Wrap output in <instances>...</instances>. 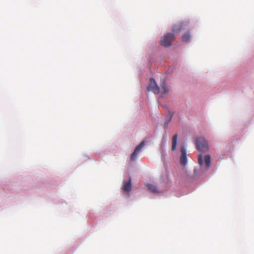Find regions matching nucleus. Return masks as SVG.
Segmentation results:
<instances>
[{
    "instance_id": "obj_1",
    "label": "nucleus",
    "mask_w": 254,
    "mask_h": 254,
    "mask_svg": "<svg viewBox=\"0 0 254 254\" xmlns=\"http://www.w3.org/2000/svg\"><path fill=\"white\" fill-rule=\"evenodd\" d=\"M196 146L198 151L203 153L207 152L209 149L207 141L204 137H202L197 138Z\"/></svg>"
},
{
    "instance_id": "obj_2",
    "label": "nucleus",
    "mask_w": 254,
    "mask_h": 254,
    "mask_svg": "<svg viewBox=\"0 0 254 254\" xmlns=\"http://www.w3.org/2000/svg\"><path fill=\"white\" fill-rule=\"evenodd\" d=\"M174 40V35L173 33H167L164 35L162 40L160 41V45L164 47H169L171 42Z\"/></svg>"
},
{
    "instance_id": "obj_3",
    "label": "nucleus",
    "mask_w": 254,
    "mask_h": 254,
    "mask_svg": "<svg viewBox=\"0 0 254 254\" xmlns=\"http://www.w3.org/2000/svg\"><path fill=\"white\" fill-rule=\"evenodd\" d=\"M147 90L151 91L155 94L160 92V88L157 86L154 79L153 78H150L149 83L147 86Z\"/></svg>"
},
{
    "instance_id": "obj_4",
    "label": "nucleus",
    "mask_w": 254,
    "mask_h": 254,
    "mask_svg": "<svg viewBox=\"0 0 254 254\" xmlns=\"http://www.w3.org/2000/svg\"><path fill=\"white\" fill-rule=\"evenodd\" d=\"M144 145H145V141L144 140H143L140 142V143L138 145H137L135 147L133 152L130 155V160L133 161L135 159L138 153L141 151L142 148L144 146Z\"/></svg>"
},
{
    "instance_id": "obj_5",
    "label": "nucleus",
    "mask_w": 254,
    "mask_h": 254,
    "mask_svg": "<svg viewBox=\"0 0 254 254\" xmlns=\"http://www.w3.org/2000/svg\"><path fill=\"white\" fill-rule=\"evenodd\" d=\"M181 155L180 157V163L182 165H186L187 163V152L184 146H182L181 149Z\"/></svg>"
},
{
    "instance_id": "obj_6",
    "label": "nucleus",
    "mask_w": 254,
    "mask_h": 254,
    "mask_svg": "<svg viewBox=\"0 0 254 254\" xmlns=\"http://www.w3.org/2000/svg\"><path fill=\"white\" fill-rule=\"evenodd\" d=\"M160 89L161 92V96L163 97L166 94L169 92V88L168 87L167 83L165 81H163L160 84Z\"/></svg>"
},
{
    "instance_id": "obj_7",
    "label": "nucleus",
    "mask_w": 254,
    "mask_h": 254,
    "mask_svg": "<svg viewBox=\"0 0 254 254\" xmlns=\"http://www.w3.org/2000/svg\"><path fill=\"white\" fill-rule=\"evenodd\" d=\"M123 190L125 191L129 192L131 190V179H129V180L127 182H125L124 184Z\"/></svg>"
},
{
    "instance_id": "obj_8",
    "label": "nucleus",
    "mask_w": 254,
    "mask_h": 254,
    "mask_svg": "<svg viewBox=\"0 0 254 254\" xmlns=\"http://www.w3.org/2000/svg\"><path fill=\"white\" fill-rule=\"evenodd\" d=\"M204 162L205 164V167L208 169L211 164V158L209 155H206L204 156Z\"/></svg>"
},
{
    "instance_id": "obj_9",
    "label": "nucleus",
    "mask_w": 254,
    "mask_h": 254,
    "mask_svg": "<svg viewBox=\"0 0 254 254\" xmlns=\"http://www.w3.org/2000/svg\"><path fill=\"white\" fill-rule=\"evenodd\" d=\"M178 134H175L172 138V149L174 151L176 149L177 144Z\"/></svg>"
},
{
    "instance_id": "obj_10",
    "label": "nucleus",
    "mask_w": 254,
    "mask_h": 254,
    "mask_svg": "<svg viewBox=\"0 0 254 254\" xmlns=\"http://www.w3.org/2000/svg\"><path fill=\"white\" fill-rule=\"evenodd\" d=\"M146 187H147L148 190L152 192L155 193L157 192L158 191L157 187L152 184H148L146 185Z\"/></svg>"
},
{
    "instance_id": "obj_11",
    "label": "nucleus",
    "mask_w": 254,
    "mask_h": 254,
    "mask_svg": "<svg viewBox=\"0 0 254 254\" xmlns=\"http://www.w3.org/2000/svg\"><path fill=\"white\" fill-rule=\"evenodd\" d=\"M190 39V36L189 33L185 34L182 37V41L185 42H189Z\"/></svg>"
},
{
    "instance_id": "obj_12",
    "label": "nucleus",
    "mask_w": 254,
    "mask_h": 254,
    "mask_svg": "<svg viewBox=\"0 0 254 254\" xmlns=\"http://www.w3.org/2000/svg\"><path fill=\"white\" fill-rule=\"evenodd\" d=\"M198 163L200 166H202L204 164L202 156L201 154H199L198 156Z\"/></svg>"
},
{
    "instance_id": "obj_13",
    "label": "nucleus",
    "mask_w": 254,
    "mask_h": 254,
    "mask_svg": "<svg viewBox=\"0 0 254 254\" xmlns=\"http://www.w3.org/2000/svg\"><path fill=\"white\" fill-rule=\"evenodd\" d=\"M170 120H171V118H170V119H169V121H168V122L165 124V127H165V128H166V127H167V126H168V124L169 122H170Z\"/></svg>"
}]
</instances>
